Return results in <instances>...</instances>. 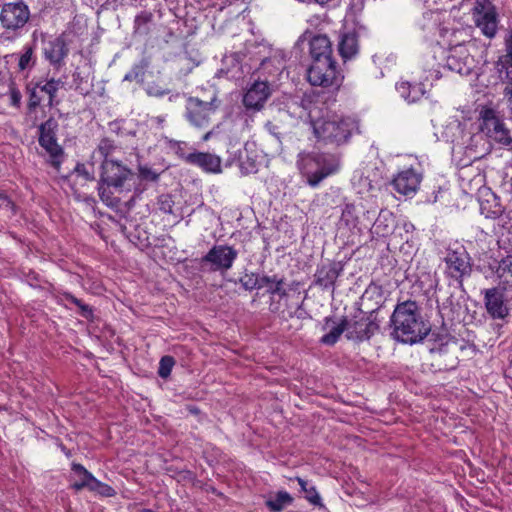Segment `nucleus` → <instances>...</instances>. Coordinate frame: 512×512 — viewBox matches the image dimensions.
Wrapping results in <instances>:
<instances>
[{"label":"nucleus","mask_w":512,"mask_h":512,"mask_svg":"<svg viewBox=\"0 0 512 512\" xmlns=\"http://www.w3.org/2000/svg\"><path fill=\"white\" fill-rule=\"evenodd\" d=\"M392 337L405 344L422 341L430 332L429 325L423 320L421 310L415 301L398 303L390 317Z\"/></svg>","instance_id":"obj_1"},{"label":"nucleus","mask_w":512,"mask_h":512,"mask_svg":"<svg viewBox=\"0 0 512 512\" xmlns=\"http://www.w3.org/2000/svg\"><path fill=\"white\" fill-rule=\"evenodd\" d=\"M315 108L307 112L315 136L328 144L341 145L346 143L354 130L357 129V123L349 118L338 115H332L326 119H316Z\"/></svg>","instance_id":"obj_2"},{"label":"nucleus","mask_w":512,"mask_h":512,"mask_svg":"<svg viewBox=\"0 0 512 512\" xmlns=\"http://www.w3.org/2000/svg\"><path fill=\"white\" fill-rule=\"evenodd\" d=\"M346 334L345 337L353 342L368 341L380 329V322L377 319L375 311L364 312L358 309L355 314L345 317Z\"/></svg>","instance_id":"obj_3"},{"label":"nucleus","mask_w":512,"mask_h":512,"mask_svg":"<svg viewBox=\"0 0 512 512\" xmlns=\"http://www.w3.org/2000/svg\"><path fill=\"white\" fill-rule=\"evenodd\" d=\"M297 164L311 187L318 186L324 178L335 171L334 166L329 163L328 156L323 153H300Z\"/></svg>","instance_id":"obj_4"},{"label":"nucleus","mask_w":512,"mask_h":512,"mask_svg":"<svg viewBox=\"0 0 512 512\" xmlns=\"http://www.w3.org/2000/svg\"><path fill=\"white\" fill-rule=\"evenodd\" d=\"M307 79L313 86L337 89L343 81V75L334 59L312 62L307 71Z\"/></svg>","instance_id":"obj_5"},{"label":"nucleus","mask_w":512,"mask_h":512,"mask_svg":"<svg viewBox=\"0 0 512 512\" xmlns=\"http://www.w3.org/2000/svg\"><path fill=\"white\" fill-rule=\"evenodd\" d=\"M134 178V173L130 168L117 159L102 161L100 182L108 187H113L119 191L130 190V181Z\"/></svg>","instance_id":"obj_6"},{"label":"nucleus","mask_w":512,"mask_h":512,"mask_svg":"<svg viewBox=\"0 0 512 512\" xmlns=\"http://www.w3.org/2000/svg\"><path fill=\"white\" fill-rule=\"evenodd\" d=\"M29 19V7L22 1L5 3L1 8L0 23L6 34L17 35Z\"/></svg>","instance_id":"obj_7"},{"label":"nucleus","mask_w":512,"mask_h":512,"mask_svg":"<svg viewBox=\"0 0 512 512\" xmlns=\"http://www.w3.org/2000/svg\"><path fill=\"white\" fill-rule=\"evenodd\" d=\"M64 86V82L61 79L51 78L45 81H39L34 86H28L29 111L35 110L41 102L47 100L50 107L54 106L57 102L55 101L56 93L59 89Z\"/></svg>","instance_id":"obj_8"},{"label":"nucleus","mask_w":512,"mask_h":512,"mask_svg":"<svg viewBox=\"0 0 512 512\" xmlns=\"http://www.w3.org/2000/svg\"><path fill=\"white\" fill-rule=\"evenodd\" d=\"M481 131L490 139L503 144L512 143V137L505 124L497 117L496 112L491 108H485L480 113Z\"/></svg>","instance_id":"obj_9"},{"label":"nucleus","mask_w":512,"mask_h":512,"mask_svg":"<svg viewBox=\"0 0 512 512\" xmlns=\"http://www.w3.org/2000/svg\"><path fill=\"white\" fill-rule=\"evenodd\" d=\"M504 46V53L498 57L495 69L500 81L505 84L504 94L512 111V31L505 36Z\"/></svg>","instance_id":"obj_10"},{"label":"nucleus","mask_w":512,"mask_h":512,"mask_svg":"<svg viewBox=\"0 0 512 512\" xmlns=\"http://www.w3.org/2000/svg\"><path fill=\"white\" fill-rule=\"evenodd\" d=\"M216 98L205 102L195 97L188 98L186 105L187 120L197 128H207L210 124L211 115L215 112Z\"/></svg>","instance_id":"obj_11"},{"label":"nucleus","mask_w":512,"mask_h":512,"mask_svg":"<svg viewBox=\"0 0 512 512\" xmlns=\"http://www.w3.org/2000/svg\"><path fill=\"white\" fill-rule=\"evenodd\" d=\"M238 256V252L228 245H215L202 258V264H209L212 271L229 270Z\"/></svg>","instance_id":"obj_12"},{"label":"nucleus","mask_w":512,"mask_h":512,"mask_svg":"<svg viewBox=\"0 0 512 512\" xmlns=\"http://www.w3.org/2000/svg\"><path fill=\"white\" fill-rule=\"evenodd\" d=\"M476 26L488 38L496 35L498 28V14L495 7L489 2H477L474 8Z\"/></svg>","instance_id":"obj_13"},{"label":"nucleus","mask_w":512,"mask_h":512,"mask_svg":"<svg viewBox=\"0 0 512 512\" xmlns=\"http://www.w3.org/2000/svg\"><path fill=\"white\" fill-rule=\"evenodd\" d=\"M445 263L449 275L455 279L470 273V257L463 245L456 244L455 247H449L445 257Z\"/></svg>","instance_id":"obj_14"},{"label":"nucleus","mask_w":512,"mask_h":512,"mask_svg":"<svg viewBox=\"0 0 512 512\" xmlns=\"http://www.w3.org/2000/svg\"><path fill=\"white\" fill-rule=\"evenodd\" d=\"M43 55L44 58L53 66L56 70H59L64 66V60L69 53V48L62 35L57 36L53 39L45 41L43 43Z\"/></svg>","instance_id":"obj_15"},{"label":"nucleus","mask_w":512,"mask_h":512,"mask_svg":"<svg viewBox=\"0 0 512 512\" xmlns=\"http://www.w3.org/2000/svg\"><path fill=\"white\" fill-rule=\"evenodd\" d=\"M422 173L413 168L405 169L397 174L392 181V186L399 194L410 196L414 195L422 181Z\"/></svg>","instance_id":"obj_16"},{"label":"nucleus","mask_w":512,"mask_h":512,"mask_svg":"<svg viewBox=\"0 0 512 512\" xmlns=\"http://www.w3.org/2000/svg\"><path fill=\"white\" fill-rule=\"evenodd\" d=\"M446 66L460 75H468L473 69L474 59L464 46H457L450 50L446 58Z\"/></svg>","instance_id":"obj_17"},{"label":"nucleus","mask_w":512,"mask_h":512,"mask_svg":"<svg viewBox=\"0 0 512 512\" xmlns=\"http://www.w3.org/2000/svg\"><path fill=\"white\" fill-rule=\"evenodd\" d=\"M72 471L74 472L77 480L71 485L75 491H80L87 488L90 491L99 492L104 494L106 490L111 488L97 480L88 470L81 464H73Z\"/></svg>","instance_id":"obj_18"},{"label":"nucleus","mask_w":512,"mask_h":512,"mask_svg":"<svg viewBox=\"0 0 512 512\" xmlns=\"http://www.w3.org/2000/svg\"><path fill=\"white\" fill-rule=\"evenodd\" d=\"M271 94V89L266 81H256L246 91L243 104L247 109L259 111Z\"/></svg>","instance_id":"obj_19"},{"label":"nucleus","mask_w":512,"mask_h":512,"mask_svg":"<svg viewBox=\"0 0 512 512\" xmlns=\"http://www.w3.org/2000/svg\"><path fill=\"white\" fill-rule=\"evenodd\" d=\"M484 300L486 310L493 319L504 320L508 316L509 310L504 303L503 293L499 289L485 290Z\"/></svg>","instance_id":"obj_20"},{"label":"nucleus","mask_w":512,"mask_h":512,"mask_svg":"<svg viewBox=\"0 0 512 512\" xmlns=\"http://www.w3.org/2000/svg\"><path fill=\"white\" fill-rule=\"evenodd\" d=\"M309 53L312 62L333 59L332 43L328 36L324 34L313 35L309 40Z\"/></svg>","instance_id":"obj_21"},{"label":"nucleus","mask_w":512,"mask_h":512,"mask_svg":"<svg viewBox=\"0 0 512 512\" xmlns=\"http://www.w3.org/2000/svg\"><path fill=\"white\" fill-rule=\"evenodd\" d=\"M337 47L344 61L354 58L359 52V41L356 31L344 28L340 32Z\"/></svg>","instance_id":"obj_22"},{"label":"nucleus","mask_w":512,"mask_h":512,"mask_svg":"<svg viewBox=\"0 0 512 512\" xmlns=\"http://www.w3.org/2000/svg\"><path fill=\"white\" fill-rule=\"evenodd\" d=\"M240 282H241L242 286L247 290L261 289V288H264L265 286H268V283L272 282L275 285L273 288L271 287V290H270L271 294L281 293L282 285H283V280L277 278L276 276L259 277L258 275H255L253 273L245 274L243 277H241Z\"/></svg>","instance_id":"obj_23"},{"label":"nucleus","mask_w":512,"mask_h":512,"mask_svg":"<svg viewBox=\"0 0 512 512\" xmlns=\"http://www.w3.org/2000/svg\"><path fill=\"white\" fill-rule=\"evenodd\" d=\"M342 271V267L337 262L323 263L315 273V282L324 288L333 287Z\"/></svg>","instance_id":"obj_24"},{"label":"nucleus","mask_w":512,"mask_h":512,"mask_svg":"<svg viewBox=\"0 0 512 512\" xmlns=\"http://www.w3.org/2000/svg\"><path fill=\"white\" fill-rule=\"evenodd\" d=\"M186 161L199 166L206 172L218 173L221 171V159L210 153H190L186 156Z\"/></svg>","instance_id":"obj_25"},{"label":"nucleus","mask_w":512,"mask_h":512,"mask_svg":"<svg viewBox=\"0 0 512 512\" xmlns=\"http://www.w3.org/2000/svg\"><path fill=\"white\" fill-rule=\"evenodd\" d=\"M396 90L408 103H415L419 101L426 93L425 87L422 83H410L408 81H401L397 83Z\"/></svg>","instance_id":"obj_26"},{"label":"nucleus","mask_w":512,"mask_h":512,"mask_svg":"<svg viewBox=\"0 0 512 512\" xmlns=\"http://www.w3.org/2000/svg\"><path fill=\"white\" fill-rule=\"evenodd\" d=\"M504 207L500 199L493 193L480 201V212L486 218L496 219L504 213Z\"/></svg>","instance_id":"obj_27"},{"label":"nucleus","mask_w":512,"mask_h":512,"mask_svg":"<svg viewBox=\"0 0 512 512\" xmlns=\"http://www.w3.org/2000/svg\"><path fill=\"white\" fill-rule=\"evenodd\" d=\"M330 323L334 325L328 333L321 337L320 342L324 345L332 346L339 340L343 333L346 334V320L345 317H343L339 323H336L332 318L326 317L324 329H326Z\"/></svg>","instance_id":"obj_28"},{"label":"nucleus","mask_w":512,"mask_h":512,"mask_svg":"<svg viewBox=\"0 0 512 512\" xmlns=\"http://www.w3.org/2000/svg\"><path fill=\"white\" fill-rule=\"evenodd\" d=\"M395 218L389 211H381L374 222L373 231L377 236L386 237L393 232Z\"/></svg>","instance_id":"obj_29"},{"label":"nucleus","mask_w":512,"mask_h":512,"mask_svg":"<svg viewBox=\"0 0 512 512\" xmlns=\"http://www.w3.org/2000/svg\"><path fill=\"white\" fill-rule=\"evenodd\" d=\"M153 14L149 11H141L134 19V35L146 37L151 32Z\"/></svg>","instance_id":"obj_30"},{"label":"nucleus","mask_w":512,"mask_h":512,"mask_svg":"<svg viewBox=\"0 0 512 512\" xmlns=\"http://www.w3.org/2000/svg\"><path fill=\"white\" fill-rule=\"evenodd\" d=\"M496 274L503 289L512 288V255L506 256L499 262Z\"/></svg>","instance_id":"obj_31"},{"label":"nucleus","mask_w":512,"mask_h":512,"mask_svg":"<svg viewBox=\"0 0 512 512\" xmlns=\"http://www.w3.org/2000/svg\"><path fill=\"white\" fill-rule=\"evenodd\" d=\"M118 149V146L115 145L113 140L109 138H103L100 140L96 150L93 152L92 159H96L97 156L101 162L109 159H115L114 154Z\"/></svg>","instance_id":"obj_32"},{"label":"nucleus","mask_w":512,"mask_h":512,"mask_svg":"<svg viewBox=\"0 0 512 512\" xmlns=\"http://www.w3.org/2000/svg\"><path fill=\"white\" fill-rule=\"evenodd\" d=\"M39 144L50 155L53 163L59 162V158L63 154V149L57 143L56 138H52V137H48V136H39Z\"/></svg>","instance_id":"obj_33"},{"label":"nucleus","mask_w":512,"mask_h":512,"mask_svg":"<svg viewBox=\"0 0 512 512\" xmlns=\"http://www.w3.org/2000/svg\"><path fill=\"white\" fill-rule=\"evenodd\" d=\"M292 497L286 491L278 492L274 497L266 501V505L272 512H279L292 503Z\"/></svg>","instance_id":"obj_34"},{"label":"nucleus","mask_w":512,"mask_h":512,"mask_svg":"<svg viewBox=\"0 0 512 512\" xmlns=\"http://www.w3.org/2000/svg\"><path fill=\"white\" fill-rule=\"evenodd\" d=\"M36 64V57L34 56V49L31 46H24L23 52L18 60V69L25 71L31 69Z\"/></svg>","instance_id":"obj_35"},{"label":"nucleus","mask_w":512,"mask_h":512,"mask_svg":"<svg viewBox=\"0 0 512 512\" xmlns=\"http://www.w3.org/2000/svg\"><path fill=\"white\" fill-rule=\"evenodd\" d=\"M297 482L299 486L301 487V490L305 493L306 499L312 503V504H319L320 503V496L316 490V488L311 485L307 480H304L303 478L297 477Z\"/></svg>","instance_id":"obj_36"},{"label":"nucleus","mask_w":512,"mask_h":512,"mask_svg":"<svg viewBox=\"0 0 512 512\" xmlns=\"http://www.w3.org/2000/svg\"><path fill=\"white\" fill-rule=\"evenodd\" d=\"M340 222L347 227H355L358 223L356 207L353 204H346L342 210Z\"/></svg>","instance_id":"obj_37"},{"label":"nucleus","mask_w":512,"mask_h":512,"mask_svg":"<svg viewBox=\"0 0 512 512\" xmlns=\"http://www.w3.org/2000/svg\"><path fill=\"white\" fill-rule=\"evenodd\" d=\"M98 194L104 204L109 207H114L119 203V200L113 196L112 192L106 184L99 181Z\"/></svg>","instance_id":"obj_38"},{"label":"nucleus","mask_w":512,"mask_h":512,"mask_svg":"<svg viewBox=\"0 0 512 512\" xmlns=\"http://www.w3.org/2000/svg\"><path fill=\"white\" fill-rule=\"evenodd\" d=\"M58 129V123L55 119L49 118L39 127L40 136H48L56 138V131Z\"/></svg>","instance_id":"obj_39"},{"label":"nucleus","mask_w":512,"mask_h":512,"mask_svg":"<svg viewBox=\"0 0 512 512\" xmlns=\"http://www.w3.org/2000/svg\"><path fill=\"white\" fill-rule=\"evenodd\" d=\"M64 298L76 305L79 309H80V314L85 317V318H89L90 316H92V309L89 305L83 303L80 299L76 298L75 296H73L72 294H69V293H66L64 294Z\"/></svg>","instance_id":"obj_40"},{"label":"nucleus","mask_w":512,"mask_h":512,"mask_svg":"<svg viewBox=\"0 0 512 512\" xmlns=\"http://www.w3.org/2000/svg\"><path fill=\"white\" fill-rule=\"evenodd\" d=\"M175 364L174 358L171 356H163L159 362L158 375L161 378H167Z\"/></svg>","instance_id":"obj_41"},{"label":"nucleus","mask_w":512,"mask_h":512,"mask_svg":"<svg viewBox=\"0 0 512 512\" xmlns=\"http://www.w3.org/2000/svg\"><path fill=\"white\" fill-rule=\"evenodd\" d=\"M145 67L143 65H134L132 69L124 76V81H142Z\"/></svg>","instance_id":"obj_42"},{"label":"nucleus","mask_w":512,"mask_h":512,"mask_svg":"<svg viewBox=\"0 0 512 512\" xmlns=\"http://www.w3.org/2000/svg\"><path fill=\"white\" fill-rule=\"evenodd\" d=\"M139 176L143 180L152 181V182L157 181L159 178V174L147 166L139 167Z\"/></svg>","instance_id":"obj_43"},{"label":"nucleus","mask_w":512,"mask_h":512,"mask_svg":"<svg viewBox=\"0 0 512 512\" xmlns=\"http://www.w3.org/2000/svg\"><path fill=\"white\" fill-rule=\"evenodd\" d=\"M9 96L11 105L14 107H19L22 98L21 92L15 87H10Z\"/></svg>","instance_id":"obj_44"},{"label":"nucleus","mask_w":512,"mask_h":512,"mask_svg":"<svg viewBox=\"0 0 512 512\" xmlns=\"http://www.w3.org/2000/svg\"><path fill=\"white\" fill-rule=\"evenodd\" d=\"M364 0H351L349 8L350 12L354 15L361 13L364 9Z\"/></svg>","instance_id":"obj_45"},{"label":"nucleus","mask_w":512,"mask_h":512,"mask_svg":"<svg viewBox=\"0 0 512 512\" xmlns=\"http://www.w3.org/2000/svg\"><path fill=\"white\" fill-rule=\"evenodd\" d=\"M160 210L165 213H172V200L169 196H161L160 200Z\"/></svg>","instance_id":"obj_46"},{"label":"nucleus","mask_w":512,"mask_h":512,"mask_svg":"<svg viewBox=\"0 0 512 512\" xmlns=\"http://www.w3.org/2000/svg\"><path fill=\"white\" fill-rule=\"evenodd\" d=\"M77 172H79L80 174H82L87 180H92L94 177L91 173H89L88 171H86L85 169V166L84 165H77V168H76Z\"/></svg>","instance_id":"obj_47"},{"label":"nucleus","mask_w":512,"mask_h":512,"mask_svg":"<svg viewBox=\"0 0 512 512\" xmlns=\"http://www.w3.org/2000/svg\"><path fill=\"white\" fill-rule=\"evenodd\" d=\"M315 3L320 5H337L340 3V0H313Z\"/></svg>","instance_id":"obj_48"},{"label":"nucleus","mask_w":512,"mask_h":512,"mask_svg":"<svg viewBox=\"0 0 512 512\" xmlns=\"http://www.w3.org/2000/svg\"><path fill=\"white\" fill-rule=\"evenodd\" d=\"M5 203H8V198L4 193L0 192V206L4 205Z\"/></svg>","instance_id":"obj_49"},{"label":"nucleus","mask_w":512,"mask_h":512,"mask_svg":"<svg viewBox=\"0 0 512 512\" xmlns=\"http://www.w3.org/2000/svg\"><path fill=\"white\" fill-rule=\"evenodd\" d=\"M181 97V94L180 93H175V94H172L170 97H169V101H176L178 98Z\"/></svg>","instance_id":"obj_50"},{"label":"nucleus","mask_w":512,"mask_h":512,"mask_svg":"<svg viewBox=\"0 0 512 512\" xmlns=\"http://www.w3.org/2000/svg\"><path fill=\"white\" fill-rule=\"evenodd\" d=\"M404 227H405L406 231H408L410 228H412V229L414 228L413 224H411V223H405Z\"/></svg>","instance_id":"obj_51"},{"label":"nucleus","mask_w":512,"mask_h":512,"mask_svg":"<svg viewBox=\"0 0 512 512\" xmlns=\"http://www.w3.org/2000/svg\"><path fill=\"white\" fill-rule=\"evenodd\" d=\"M274 285H275L274 283L270 282V283H268V286H265L264 288H267V291L270 293L271 287L273 288Z\"/></svg>","instance_id":"obj_52"},{"label":"nucleus","mask_w":512,"mask_h":512,"mask_svg":"<svg viewBox=\"0 0 512 512\" xmlns=\"http://www.w3.org/2000/svg\"><path fill=\"white\" fill-rule=\"evenodd\" d=\"M164 94H165V91H156V92L154 93V95H155V96H158V97H161V96H163Z\"/></svg>","instance_id":"obj_53"},{"label":"nucleus","mask_w":512,"mask_h":512,"mask_svg":"<svg viewBox=\"0 0 512 512\" xmlns=\"http://www.w3.org/2000/svg\"><path fill=\"white\" fill-rule=\"evenodd\" d=\"M210 134H211V132H207V133L203 136V140H204V141H207V140L209 139V137H210Z\"/></svg>","instance_id":"obj_54"},{"label":"nucleus","mask_w":512,"mask_h":512,"mask_svg":"<svg viewBox=\"0 0 512 512\" xmlns=\"http://www.w3.org/2000/svg\"><path fill=\"white\" fill-rule=\"evenodd\" d=\"M269 62V60L265 59L262 61V66L265 67L267 65V63Z\"/></svg>","instance_id":"obj_55"},{"label":"nucleus","mask_w":512,"mask_h":512,"mask_svg":"<svg viewBox=\"0 0 512 512\" xmlns=\"http://www.w3.org/2000/svg\"><path fill=\"white\" fill-rule=\"evenodd\" d=\"M509 185H510V189H511V191H512V175H511V178H510V180H509Z\"/></svg>","instance_id":"obj_56"}]
</instances>
